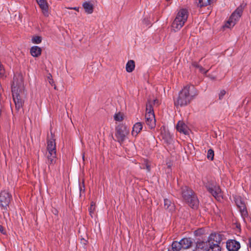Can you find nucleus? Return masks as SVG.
Wrapping results in <instances>:
<instances>
[{
  "label": "nucleus",
  "instance_id": "obj_22",
  "mask_svg": "<svg viewBox=\"0 0 251 251\" xmlns=\"http://www.w3.org/2000/svg\"><path fill=\"white\" fill-rule=\"evenodd\" d=\"M214 0H196V3L199 7H205L210 5Z\"/></svg>",
  "mask_w": 251,
  "mask_h": 251
},
{
  "label": "nucleus",
  "instance_id": "obj_12",
  "mask_svg": "<svg viewBox=\"0 0 251 251\" xmlns=\"http://www.w3.org/2000/svg\"><path fill=\"white\" fill-rule=\"evenodd\" d=\"M209 245L206 242H197L194 251H209Z\"/></svg>",
  "mask_w": 251,
  "mask_h": 251
},
{
  "label": "nucleus",
  "instance_id": "obj_11",
  "mask_svg": "<svg viewBox=\"0 0 251 251\" xmlns=\"http://www.w3.org/2000/svg\"><path fill=\"white\" fill-rule=\"evenodd\" d=\"M226 248L229 251H237L240 248V244L236 240H230L227 241Z\"/></svg>",
  "mask_w": 251,
  "mask_h": 251
},
{
  "label": "nucleus",
  "instance_id": "obj_7",
  "mask_svg": "<svg viewBox=\"0 0 251 251\" xmlns=\"http://www.w3.org/2000/svg\"><path fill=\"white\" fill-rule=\"evenodd\" d=\"M242 10L241 8H237L231 14L228 20L226 22L225 26L227 28L233 27L237 22L239 20L242 14Z\"/></svg>",
  "mask_w": 251,
  "mask_h": 251
},
{
  "label": "nucleus",
  "instance_id": "obj_3",
  "mask_svg": "<svg viewBox=\"0 0 251 251\" xmlns=\"http://www.w3.org/2000/svg\"><path fill=\"white\" fill-rule=\"evenodd\" d=\"M181 195L183 199L189 204V206L193 209L198 207L199 201L195 196L193 191L186 186L181 188Z\"/></svg>",
  "mask_w": 251,
  "mask_h": 251
},
{
  "label": "nucleus",
  "instance_id": "obj_36",
  "mask_svg": "<svg viewBox=\"0 0 251 251\" xmlns=\"http://www.w3.org/2000/svg\"><path fill=\"white\" fill-rule=\"evenodd\" d=\"M50 77H51V75H50V76H48L49 82V83H50L51 85H54V82H53V81L52 79H51V78H50Z\"/></svg>",
  "mask_w": 251,
  "mask_h": 251
},
{
  "label": "nucleus",
  "instance_id": "obj_25",
  "mask_svg": "<svg viewBox=\"0 0 251 251\" xmlns=\"http://www.w3.org/2000/svg\"><path fill=\"white\" fill-rule=\"evenodd\" d=\"M209 251H221V248L217 244H213L209 245Z\"/></svg>",
  "mask_w": 251,
  "mask_h": 251
},
{
  "label": "nucleus",
  "instance_id": "obj_10",
  "mask_svg": "<svg viewBox=\"0 0 251 251\" xmlns=\"http://www.w3.org/2000/svg\"><path fill=\"white\" fill-rule=\"evenodd\" d=\"M37 3L39 5L42 14L45 17L49 16L50 12L49 10V4L46 0H36Z\"/></svg>",
  "mask_w": 251,
  "mask_h": 251
},
{
  "label": "nucleus",
  "instance_id": "obj_29",
  "mask_svg": "<svg viewBox=\"0 0 251 251\" xmlns=\"http://www.w3.org/2000/svg\"><path fill=\"white\" fill-rule=\"evenodd\" d=\"M114 119L116 121L121 122L123 120V114L120 113H116L114 115Z\"/></svg>",
  "mask_w": 251,
  "mask_h": 251
},
{
  "label": "nucleus",
  "instance_id": "obj_33",
  "mask_svg": "<svg viewBox=\"0 0 251 251\" xmlns=\"http://www.w3.org/2000/svg\"><path fill=\"white\" fill-rule=\"evenodd\" d=\"M199 71L204 74H206L208 72V70H206L204 68H203L202 66H200L198 68Z\"/></svg>",
  "mask_w": 251,
  "mask_h": 251
},
{
  "label": "nucleus",
  "instance_id": "obj_41",
  "mask_svg": "<svg viewBox=\"0 0 251 251\" xmlns=\"http://www.w3.org/2000/svg\"><path fill=\"white\" fill-rule=\"evenodd\" d=\"M248 245L250 248H251V238L249 239Z\"/></svg>",
  "mask_w": 251,
  "mask_h": 251
},
{
  "label": "nucleus",
  "instance_id": "obj_1",
  "mask_svg": "<svg viewBox=\"0 0 251 251\" xmlns=\"http://www.w3.org/2000/svg\"><path fill=\"white\" fill-rule=\"evenodd\" d=\"M23 83L22 77L20 75H14L11 86L13 101L16 109L19 111L23 107L24 100L22 99Z\"/></svg>",
  "mask_w": 251,
  "mask_h": 251
},
{
  "label": "nucleus",
  "instance_id": "obj_17",
  "mask_svg": "<svg viewBox=\"0 0 251 251\" xmlns=\"http://www.w3.org/2000/svg\"><path fill=\"white\" fill-rule=\"evenodd\" d=\"M82 6L87 14H91L93 12L94 6L91 2L85 1L82 4Z\"/></svg>",
  "mask_w": 251,
  "mask_h": 251
},
{
  "label": "nucleus",
  "instance_id": "obj_42",
  "mask_svg": "<svg viewBox=\"0 0 251 251\" xmlns=\"http://www.w3.org/2000/svg\"><path fill=\"white\" fill-rule=\"evenodd\" d=\"M147 168L148 169V170L149 171H150V168L149 166H147Z\"/></svg>",
  "mask_w": 251,
  "mask_h": 251
},
{
  "label": "nucleus",
  "instance_id": "obj_37",
  "mask_svg": "<svg viewBox=\"0 0 251 251\" xmlns=\"http://www.w3.org/2000/svg\"><path fill=\"white\" fill-rule=\"evenodd\" d=\"M192 66H194V67L197 68H199V67L200 66V65H199L198 63H197V62L193 63Z\"/></svg>",
  "mask_w": 251,
  "mask_h": 251
},
{
  "label": "nucleus",
  "instance_id": "obj_39",
  "mask_svg": "<svg viewBox=\"0 0 251 251\" xmlns=\"http://www.w3.org/2000/svg\"><path fill=\"white\" fill-rule=\"evenodd\" d=\"M2 108V105L1 102V101L0 100V116H1V112Z\"/></svg>",
  "mask_w": 251,
  "mask_h": 251
},
{
  "label": "nucleus",
  "instance_id": "obj_15",
  "mask_svg": "<svg viewBox=\"0 0 251 251\" xmlns=\"http://www.w3.org/2000/svg\"><path fill=\"white\" fill-rule=\"evenodd\" d=\"M181 248L183 249H188L191 247L193 241L190 238H183L180 241Z\"/></svg>",
  "mask_w": 251,
  "mask_h": 251
},
{
  "label": "nucleus",
  "instance_id": "obj_23",
  "mask_svg": "<svg viewBox=\"0 0 251 251\" xmlns=\"http://www.w3.org/2000/svg\"><path fill=\"white\" fill-rule=\"evenodd\" d=\"M135 68V63L133 60H129L126 64V71L127 72H132Z\"/></svg>",
  "mask_w": 251,
  "mask_h": 251
},
{
  "label": "nucleus",
  "instance_id": "obj_14",
  "mask_svg": "<svg viewBox=\"0 0 251 251\" xmlns=\"http://www.w3.org/2000/svg\"><path fill=\"white\" fill-rule=\"evenodd\" d=\"M236 204L237 206L239 208V210L242 217L244 218L248 217V213L245 204L244 202H243L241 200L237 201Z\"/></svg>",
  "mask_w": 251,
  "mask_h": 251
},
{
  "label": "nucleus",
  "instance_id": "obj_32",
  "mask_svg": "<svg viewBox=\"0 0 251 251\" xmlns=\"http://www.w3.org/2000/svg\"><path fill=\"white\" fill-rule=\"evenodd\" d=\"M149 102H150L151 104L152 105L153 104L154 105H158L160 104L159 101L157 99H154L151 101V100H148V102L147 103H149ZM152 106V105H151Z\"/></svg>",
  "mask_w": 251,
  "mask_h": 251
},
{
  "label": "nucleus",
  "instance_id": "obj_6",
  "mask_svg": "<svg viewBox=\"0 0 251 251\" xmlns=\"http://www.w3.org/2000/svg\"><path fill=\"white\" fill-rule=\"evenodd\" d=\"M129 133V129L125 126L119 125L116 128L115 136L121 144L127 138Z\"/></svg>",
  "mask_w": 251,
  "mask_h": 251
},
{
  "label": "nucleus",
  "instance_id": "obj_4",
  "mask_svg": "<svg viewBox=\"0 0 251 251\" xmlns=\"http://www.w3.org/2000/svg\"><path fill=\"white\" fill-rule=\"evenodd\" d=\"M188 16V12L186 9H181L177 13L176 16L172 25L175 31L179 30L186 22Z\"/></svg>",
  "mask_w": 251,
  "mask_h": 251
},
{
  "label": "nucleus",
  "instance_id": "obj_30",
  "mask_svg": "<svg viewBox=\"0 0 251 251\" xmlns=\"http://www.w3.org/2000/svg\"><path fill=\"white\" fill-rule=\"evenodd\" d=\"M95 210V203L92 202L91 203V206L89 209L90 215H91V216L92 217H93V214L94 213Z\"/></svg>",
  "mask_w": 251,
  "mask_h": 251
},
{
  "label": "nucleus",
  "instance_id": "obj_34",
  "mask_svg": "<svg viewBox=\"0 0 251 251\" xmlns=\"http://www.w3.org/2000/svg\"><path fill=\"white\" fill-rule=\"evenodd\" d=\"M225 94H226V91L225 90L221 91L219 93V99L220 100L222 99L223 98L224 96L225 95Z\"/></svg>",
  "mask_w": 251,
  "mask_h": 251
},
{
  "label": "nucleus",
  "instance_id": "obj_18",
  "mask_svg": "<svg viewBox=\"0 0 251 251\" xmlns=\"http://www.w3.org/2000/svg\"><path fill=\"white\" fill-rule=\"evenodd\" d=\"M41 48L36 46L32 47L30 50L31 55L34 57L39 56L41 54Z\"/></svg>",
  "mask_w": 251,
  "mask_h": 251
},
{
  "label": "nucleus",
  "instance_id": "obj_35",
  "mask_svg": "<svg viewBox=\"0 0 251 251\" xmlns=\"http://www.w3.org/2000/svg\"><path fill=\"white\" fill-rule=\"evenodd\" d=\"M0 232L3 234L6 233L4 228L1 225H0Z\"/></svg>",
  "mask_w": 251,
  "mask_h": 251
},
{
  "label": "nucleus",
  "instance_id": "obj_13",
  "mask_svg": "<svg viewBox=\"0 0 251 251\" xmlns=\"http://www.w3.org/2000/svg\"><path fill=\"white\" fill-rule=\"evenodd\" d=\"M176 127L177 130L180 133H182L185 135L189 134V129L183 122L179 121L177 123Z\"/></svg>",
  "mask_w": 251,
  "mask_h": 251
},
{
  "label": "nucleus",
  "instance_id": "obj_28",
  "mask_svg": "<svg viewBox=\"0 0 251 251\" xmlns=\"http://www.w3.org/2000/svg\"><path fill=\"white\" fill-rule=\"evenodd\" d=\"M214 152L213 150L209 149L207 151V157L208 159L212 160L214 158Z\"/></svg>",
  "mask_w": 251,
  "mask_h": 251
},
{
  "label": "nucleus",
  "instance_id": "obj_38",
  "mask_svg": "<svg viewBox=\"0 0 251 251\" xmlns=\"http://www.w3.org/2000/svg\"><path fill=\"white\" fill-rule=\"evenodd\" d=\"M68 9H74V10H75L77 11V12H78L79 8L78 7H69V8H68Z\"/></svg>",
  "mask_w": 251,
  "mask_h": 251
},
{
  "label": "nucleus",
  "instance_id": "obj_16",
  "mask_svg": "<svg viewBox=\"0 0 251 251\" xmlns=\"http://www.w3.org/2000/svg\"><path fill=\"white\" fill-rule=\"evenodd\" d=\"M47 149L49 153L56 152V144L54 139L51 138L48 140Z\"/></svg>",
  "mask_w": 251,
  "mask_h": 251
},
{
  "label": "nucleus",
  "instance_id": "obj_5",
  "mask_svg": "<svg viewBox=\"0 0 251 251\" xmlns=\"http://www.w3.org/2000/svg\"><path fill=\"white\" fill-rule=\"evenodd\" d=\"M145 122L149 128L152 129L155 126V116L153 112V107L150 102H149L146 105V113L145 115Z\"/></svg>",
  "mask_w": 251,
  "mask_h": 251
},
{
  "label": "nucleus",
  "instance_id": "obj_19",
  "mask_svg": "<svg viewBox=\"0 0 251 251\" xmlns=\"http://www.w3.org/2000/svg\"><path fill=\"white\" fill-rule=\"evenodd\" d=\"M143 128V126L141 123L137 122L133 126L132 130V134L133 136H136L139 133Z\"/></svg>",
  "mask_w": 251,
  "mask_h": 251
},
{
  "label": "nucleus",
  "instance_id": "obj_24",
  "mask_svg": "<svg viewBox=\"0 0 251 251\" xmlns=\"http://www.w3.org/2000/svg\"><path fill=\"white\" fill-rule=\"evenodd\" d=\"M182 249L179 242L174 241L172 245L171 251H180Z\"/></svg>",
  "mask_w": 251,
  "mask_h": 251
},
{
  "label": "nucleus",
  "instance_id": "obj_27",
  "mask_svg": "<svg viewBox=\"0 0 251 251\" xmlns=\"http://www.w3.org/2000/svg\"><path fill=\"white\" fill-rule=\"evenodd\" d=\"M31 41L33 43L38 44L42 42V37L39 36H34L32 38Z\"/></svg>",
  "mask_w": 251,
  "mask_h": 251
},
{
  "label": "nucleus",
  "instance_id": "obj_31",
  "mask_svg": "<svg viewBox=\"0 0 251 251\" xmlns=\"http://www.w3.org/2000/svg\"><path fill=\"white\" fill-rule=\"evenodd\" d=\"M5 70L0 62V77H3L5 76Z\"/></svg>",
  "mask_w": 251,
  "mask_h": 251
},
{
  "label": "nucleus",
  "instance_id": "obj_20",
  "mask_svg": "<svg viewBox=\"0 0 251 251\" xmlns=\"http://www.w3.org/2000/svg\"><path fill=\"white\" fill-rule=\"evenodd\" d=\"M47 163L49 165L53 164L56 162V152H48L47 154Z\"/></svg>",
  "mask_w": 251,
  "mask_h": 251
},
{
  "label": "nucleus",
  "instance_id": "obj_2",
  "mask_svg": "<svg viewBox=\"0 0 251 251\" xmlns=\"http://www.w3.org/2000/svg\"><path fill=\"white\" fill-rule=\"evenodd\" d=\"M197 95V92L192 85H187L183 87L178 94L174 104L176 106H184L188 104L193 98Z\"/></svg>",
  "mask_w": 251,
  "mask_h": 251
},
{
  "label": "nucleus",
  "instance_id": "obj_40",
  "mask_svg": "<svg viewBox=\"0 0 251 251\" xmlns=\"http://www.w3.org/2000/svg\"><path fill=\"white\" fill-rule=\"evenodd\" d=\"M83 188H84V184H83ZM80 189V193H81V192H82V191H84V188H83H83H82V187L81 186H80V189Z\"/></svg>",
  "mask_w": 251,
  "mask_h": 251
},
{
  "label": "nucleus",
  "instance_id": "obj_26",
  "mask_svg": "<svg viewBox=\"0 0 251 251\" xmlns=\"http://www.w3.org/2000/svg\"><path fill=\"white\" fill-rule=\"evenodd\" d=\"M210 240H213L215 241L216 243H218L220 241V238L219 234L216 233H212L210 234L209 236Z\"/></svg>",
  "mask_w": 251,
  "mask_h": 251
},
{
  "label": "nucleus",
  "instance_id": "obj_21",
  "mask_svg": "<svg viewBox=\"0 0 251 251\" xmlns=\"http://www.w3.org/2000/svg\"><path fill=\"white\" fill-rule=\"evenodd\" d=\"M164 208L170 212H172L175 209V205L170 200L167 199H164Z\"/></svg>",
  "mask_w": 251,
  "mask_h": 251
},
{
  "label": "nucleus",
  "instance_id": "obj_9",
  "mask_svg": "<svg viewBox=\"0 0 251 251\" xmlns=\"http://www.w3.org/2000/svg\"><path fill=\"white\" fill-rule=\"evenodd\" d=\"M207 190L217 199H220L221 196V190L220 187L214 184H207L206 185Z\"/></svg>",
  "mask_w": 251,
  "mask_h": 251
},
{
  "label": "nucleus",
  "instance_id": "obj_8",
  "mask_svg": "<svg viewBox=\"0 0 251 251\" xmlns=\"http://www.w3.org/2000/svg\"><path fill=\"white\" fill-rule=\"evenodd\" d=\"M11 199V195L9 193L7 190H2L0 192V205L4 209L7 208Z\"/></svg>",
  "mask_w": 251,
  "mask_h": 251
}]
</instances>
